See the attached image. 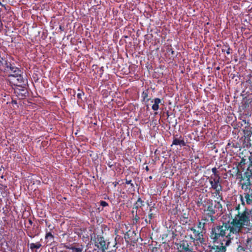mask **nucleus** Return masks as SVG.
Here are the masks:
<instances>
[{
	"instance_id": "1",
	"label": "nucleus",
	"mask_w": 252,
	"mask_h": 252,
	"mask_svg": "<svg viewBox=\"0 0 252 252\" xmlns=\"http://www.w3.org/2000/svg\"><path fill=\"white\" fill-rule=\"evenodd\" d=\"M240 233L238 227H236L231 222H223L222 225H218L212 228L210 237L214 244L225 243L229 240L230 244L234 238V235Z\"/></svg>"
},
{
	"instance_id": "2",
	"label": "nucleus",
	"mask_w": 252,
	"mask_h": 252,
	"mask_svg": "<svg viewBox=\"0 0 252 252\" xmlns=\"http://www.w3.org/2000/svg\"><path fill=\"white\" fill-rule=\"evenodd\" d=\"M250 174L248 173L245 174V178L244 180H239V184L243 190L242 194H240L239 197L241 201V205L246 207V204L252 205V185Z\"/></svg>"
},
{
	"instance_id": "3",
	"label": "nucleus",
	"mask_w": 252,
	"mask_h": 252,
	"mask_svg": "<svg viewBox=\"0 0 252 252\" xmlns=\"http://www.w3.org/2000/svg\"><path fill=\"white\" fill-rule=\"evenodd\" d=\"M197 206L200 208L202 214L215 216L218 211L222 210V205L219 201L214 202L210 198H199L196 202Z\"/></svg>"
},
{
	"instance_id": "4",
	"label": "nucleus",
	"mask_w": 252,
	"mask_h": 252,
	"mask_svg": "<svg viewBox=\"0 0 252 252\" xmlns=\"http://www.w3.org/2000/svg\"><path fill=\"white\" fill-rule=\"evenodd\" d=\"M5 71L8 73L7 80L11 85L21 86L28 84L27 79L23 77V71L14 63H9Z\"/></svg>"
},
{
	"instance_id": "5",
	"label": "nucleus",
	"mask_w": 252,
	"mask_h": 252,
	"mask_svg": "<svg viewBox=\"0 0 252 252\" xmlns=\"http://www.w3.org/2000/svg\"><path fill=\"white\" fill-rule=\"evenodd\" d=\"M192 235H185L182 240L176 242L178 252H193L194 247L197 245L192 239Z\"/></svg>"
},
{
	"instance_id": "6",
	"label": "nucleus",
	"mask_w": 252,
	"mask_h": 252,
	"mask_svg": "<svg viewBox=\"0 0 252 252\" xmlns=\"http://www.w3.org/2000/svg\"><path fill=\"white\" fill-rule=\"evenodd\" d=\"M238 223H239L237 227L240 233L242 232L245 226H250L251 224L252 227V208L251 209L244 208V213L242 215Z\"/></svg>"
},
{
	"instance_id": "7",
	"label": "nucleus",
	"mask_w": 252,
	"mask_h": 252,
	"mask_svg": "<svg viewBox=\"0 0 252 252\" xmlns=\"http://www.w3.org/2000/svg\"><path fill=\"white\" fill-rule=\"evenodd\" d=\"M91 241L93 242L95 247L100 250L102 252L106 251L109 247L110 243L107 242L102 235H97L93 233L90 235Z\"/></svg>"
},
{
	"instance_id": "8",
	"label": "nucleus",
	"mask_w": 252,
	"mask_h": 252,
	"mask_svg": "<svg viewBox=\"0 0 252 252\" xmlns=\"http://www.w3.org/2000/svg\"><path fill=\"white\" fill-rule=\"evenodd\" d=\"M241 204H236L230 210V215L232 219L231 224L237 227L239 224L238 221L240 220L242 215L244 213V209L240 211Z\"/></svg>"
},
{
	"instance_id": "9",
	"label": "nucleus",
	"mask_w": 252,
	"mask_h": 252,
	"mask_svg": "<svg viewBox=\"0 0 252 252\" xmlns=\"http://www.w3.org/2000/svg\"><path fill=\"white\" fill-rule=\"evenodd\" d=\"M191 231L192 232L193 235H192V239L196 244H201V245L204 244L205 238H204V234L205 233L202 231L196 228V226L189 227L187 229V231Z\"/></svg>"
},
{
	"instance_id": "10",
	"label": "nucleus",
	"mask_w": 252,
	"mask_h": 252,
	"mask_svg": "<svg viewBox=\"0 0 252 252\" xmlns=\"http://www.w3.org/2000/svg\"><path fill=\"white\" fill-rule=\"evenodd\" d=\"M219 243V245L214 244L212 246L209 245L205 252H226V247L230 245L229 240H227L225 243Z\"/></svg>"
},
{
	"instance_id": "11",
	"label": "nucleus",
	"mask_w": 252,
	"mask_h": 252,
	"mask_svg": "<svg viewBox=\"0 0 252 252\" xmlns=\"http://www.w3.org/2000/svg\"><path fill=\"white\" fill-rule=\"evenodd\" d=\"M226 150L231 154H237L241 150V146L239 143L235 140H229L226 146Z\"/></svg>"
},
{
	"instance_id": "12",
	"label": "nucleus",
	"mask_w": 252,
	"mask_h": 252,
	"mask_svg": "<svg viewBox=\"0 0 252 252\" xmlns=\"http://www.w3.org/2000/svg\"><path fill=\"white\" fill-rule=\"evenodd\" d=\"M26 85L16 86L17 87L14 89V93L19 99H25L28 96L29 93L26 88Z\"/></svg>"
},
{
	"instance_id": "13",
	"label": "nucleus",
	"mask_w": 252,
	"mask_h": 252,
	"mask_svg": "<svg viewBox=\"0 0 252 252\" xmlns=\"http://www.w3.org/2000/svg\"><path fill=\"white\" fill-rule=\"evenodd\" d=\"M209 182L211 185L210 189H222L221 185V179L220 177L210 176L208 178Z\"/></svg>"
},
{
	"instance_id": "14",
	"label": "nucleus",
	"mask_w": 252,
	"mask_h": 252,
	"mask_svg": "<svg viewBox=\"0 0 252 252\" xmlns=\"http://www.w3.org/2000/svg\"><path fill=\"white\" fill-rule=\"evenodd\" d=\"M6 58L7 55L0 51V69L3 71H5V69L9 65Z\"/></svg>"
},
{
	"instance_id": "15",
	"label": "nucleus",
	"mask_w": 252,
	"mask_h": 252,
	"mask_svg": "<svg viewBox=\"0 0 252 252\" xmlns=\"http://www.w3.org/2000/svg\"><path fill=\"white\" fill-rule=\"evenodd\" d=\"M199 220L202 222L204 223V224L206 226V224L210 223H214L216 220V217L215 216L202 214L201 218Z\"/></svg>"
},
{
	"instance_id": "16",
	"label": "nucleus",
	"mask_w": 252,
	"mask_h": 252,
	"mask_svg": "<svg viewBox=\"0 0 252 252\" xmlns=\"http://www.w3.org/2000/svg\"><path fill=\"white\" fill-rule=\"evenodd\" d=\"M213 189L215 191L211 192L212 197L214 199H216V200H218L220 202V200L222 199V193L221 192L222 190V189H220L216 188V189Z\"/></svg>"
},
{
	"instance_id": "17",
	"label": "nucleus",
	"mask_w": 252,
	"mask_h": 252,
	"mask_svg": "<svg viewBox=\"0 0 252 252\" xmlns=\"http://www.w3.org/2000/svg\"><path fill=\"white\" fill-rule=\"evenodd\" d=\"M173 145H180L181 147H183L186 145V143L184 139L182 138V136H180V138L179 139L177 138H173L171 146H172Z\"/></svg>"
},
{
	"instance_id": "18",
	"label": "nucleus",
	"mask_w": 252,
	"mask_h": 252,
	"mask_svg": "<svg viewBox=\"0 0 252 252\" xmlns=\"http://www.w3.org/2000/svg\"><path fill=\"white\" fill-rule=\"evenodd\" d=\"M156 213H148L145 218H143L146 224H151L153 222V220L156 218Z\"/></svg>"
},
{
	"instance_id": "19",
	"label": "nucleus",
	"mask_w": 252,
	"mask_h": 252,
	"mask_svg": "<svg viewBox=\"0 0 252 252\" xmlns=\"http://www.w3.org/2000/svg\"><path fill=\"white\" fill-rule=\"evenodd\" d=\"M196 226V228L202 231L204 233L206 232V228L204 223L202 222L199 219H198L196 224H194Z\"/></svg>"
},
{
	"instance_id": "20",
	"label": "nucleus",
	"mask_w": 252,
	"mask_h": 252,
	"mask_svg": "<svg viewBox=\"0 0 252 252\" xmlns=\"http://www.w3.org/2000/svg\"><path fill=\"white\" fill-rule=\"evenodd\" d=\"M161 99L159 98H155L154 99V103L152 106L154 111H157L159 109V104L161 103Z\"/></svg>"
},
{
	"instance_id": "21",
	"label": "nucleus",
	"mask_w": 252,
	"mask_h": 252,
	"mask_svg": "<svg viewBox=\"0 0 252 252\" xmlns=\"http://www.w3.org/2000/svg\"><path fill=\"white\" fill-rule=\"evenodd\" d=\"M166 51L167 52L169 53V56H170V59L172 58L173 59L176 56L175 52L172 49L171 45L167 46Z\"/></svg>"
},
{
	"instance_id": "22",
	"label": "nucleus",
	"mask_w": 252,
	"mask_h": 252,
	"mask_svg": "<svg viewBox=\"0 0 252 252\" xmlns=\"http://www.w3.org/2000/svg\"><path fill=\"white\" fill-rule=\"evenodd\" d=\"M149 89H147L142 93L141 97L142 98V101L148 102L149 101L150 98H148Z\"/></svg>"
},
{
	"instance_id": "23",
	"label": "nucleus",
	"mask_w": 252,
	"mask_h": 252,
	"mask_svg": "<svg viewBox=\"0 0 252 252\" xmlns=\"http://www.w3.org/2000/svg\"><path fill=\"white\" fill-rule=\"evenodd\" d=\"M244 134L250 139L251 137L252 138V126H249L248 127H246L245 130H244Z\"/></svg>"
},
{
	"instance_id": "24",
	"label": "nucleus",
	"mask_w": 252,
	"mask_h": 252,
	"mask_svg": "<svg viewBox=\"0 0 252 252\" xmlns=\"http://www.w3.org/2000/svg\"><path fill=\"white\" fill-rule=\"evenodd\" d=\"M230 50H231V49L230 48L229 45L227 43L223 45L221 49L222 52H226L227 55H229L230 54Z\"/></svg>"
},
{
	"instance_id": "25",
	"label": "nucleus",
	"mask_w": 252,
	"mask_h": 252,
	"mask_svg": "<svg viewBox=\"0 0 252 252\" xmlns=\"http://www.w3.org/2000/svg\"><path fill=\"white\" fill-rule=\"evenodd\" d=\"M180 220L182 224L184 225L187 223L188 220V215L186 213H184L180 218Z\"/></svg>"
},
{
	"instance_id": "26",
	"label": "nucleus",
	"mask_w": 252,
	"mask_h": 252,
	"mask_svg": "<svg viewBox=\"0 0 252 252\" xmlns=\"http://www.w3.org/2000/svg\"><path fill=\"white\" fill-rule=\"evenodd\" d=\"M247 249H252V237H248L245 243Z\"/></svg>"
},
{
	"instance_id": "27",
	"label": "nucleus",
	"mask_w": 252,
	"mask_h": 252,
	"mask_svg": "<svg viewBox=\"0 0 252 252\" xmlns=\"http://www.w3.org/2000/svg\"><path fill=\"white\" fill-rule=\"evenodd\" d=\"M41 247V244L39 242H37L36 243H31L30 244V249L32 250H33L34 249H39Z\"/></svg>"
},
{
	"instance_id": "28",
	"label": "nucleus",
	"mask_w": 252,
	"mask_h": 252,
	"mask_svg": "<svg viewBox=\"0 0 252 252\" xmlns=\"http://www.w3.org/2000/svg\"><path fill=\"white\" fill-rule=\"evenodd\" d=\"M83 248L84 246L82 245H80V247L78 248L73 246V247L71 248V250L75 252H82Z\"/></svg>"
},
{
	"instance_id": "29",
	"label": "nucleus",
	"mask_w": 252,
	"mask_h": 252,
	"mask_svg": "<svg viewBox=\"0 0 252 252\" xmlns=\"http://www.w3.org/2000/svg\"><path fill=\"white\" fill-rule=\"evenodd\" d=\"M147 205L148 206H150L148 213H156L157 209L154 206L155 204H154L153 206H150L149 203L147 202Z\"/></svg>"
},
{
	"instance_id": "30",
	"label": "nucleus",
	"mask_w": 252,
	"mask_h": 252,
	"mask_svg": "<svg viewBox=\"0 0 252 252\" xmlns=\"http://www.w3.org/2000/svg\"><path fill=\"white\" fill-rule=\"evenodd\" d=\"M213 174L210 176L214 177H220L219 171L217 170V168L214 167L212 169Z\"/></svg>"
},
{
	"instance_id": "31",
	"label": "nucleus",
	"mask_w": 252,
	"mask_h": 252,
	"mask_svg": "<svg viewBox=\"0 0 252 252\" xmlns=\"http://www.w3.org/2000/svg\"><path fill=\"white\" fill-rule=\"evenodd\" d=\"M140 218L137 215V211H135V215L134 216L132 217V221L133 224H136L139 222Z\"/></svg>"
},
{
	"instance_id": "32",
	"label": "nucleus",
	"mask_w": 252,
	"mask_h": 252,
	"mask_svg": "<svg viewBox=\"0 0 252 252\" xmlns=\"http://www.w3.org/2000/svg\"><path fill=\"white\" fill-rule=\"evenodd\" d=\"M54 238V235L52 234V233L50 231H48L46 229V235L45 236V239H48L49 238L53 239Z\"/></svg>"
},
{
	"instance_id": "33",
	"label": "nucleus",
	"mask_w": 252,
	"mask_h": 252,
	"mask_svg": "<svg viewBox=\"0 0 252 252\" xmlns=\"http://www.w3.org/2000/svg\"><path fill=\"white\" fill-rule=\"evenodd\" d=\"M135 203H136L137 205H138L139 207H140V208L144 206V201L142 200L140 197L138 198Z\"/></svg>"
},
{
	"instance_id": "34",
	"label": "nucleus",
	"mask_w": 252,
	"mask_h": 252,
	"mask_svg": "<svg viewBox=\"0 0 252 252\" xmlns=\"http://www.w3.org/2000/svg\"><path fill=\"white\" fill-rule=\"evenodd\" d=\"M78 91H79V92L77 94V97L78 98V99L82 100V96L84 95V93L83 91L80 90L79 89H78Z\"/></svg>"
},
{
	"instance_id": "35",
	"label": "nucleus",
	"mask_w": 252,
	"mask_h": 252,
	"mask_svg": "<svg viewBox=\"0 0 252 252\" xmlns=\"http://www.w3.org/2000/svg\"><path fill=\"white\" fill-rule=\"evenodd\" d=\"M126 180V184L127 185H130L131 188H134V184L132 182L131 180H128L126 178L125 179Z\"/></svg>"
},
{
	"instance_id": "36",
	"label": "nucleus",
	"mask_w": 252,
	"mask_h": 252,
	"mask_svg": "<svg viewBox=\"0 0 252 252\" xmlns=\"http://www.w3.org/2000/svg\"><path fill=\"white\" fill-rule=\"evenodd\" d=\"M247 249L246 247H243L241 245H239L237 248V250L238 252H240L241 251H245Z\"/></svg>"
},
{
	"instance_id": "37",
	"label": "nucleus",
	"mask_w": 252,
	"mask_h": 252,
	"mask_svg": "<svg viewBox=\"0 0 252 252\" xmlns=\"http://www.w3.org/2000/svg\"><path fill=\"white\" fill-rule=\"evenodd\" d=\"M45 223L46 226H47L49 228L50 230H52L53 229H54V227L52 226L50 223H49L48 221H47L46 220H45Z\"/></svg>"
},
{
	"instance_id": "38",
	"label": "nucleus",
	"mask_w": 252,
	"mask_h": 252,
	"mask_svg": "<svg viewBox=\"0 0 252 252\" xmlns=\"http://www.w3.org/2000/svg\"><path fill=\"white\" fill-rule=\"evenodd\" d=\"M100 204L101 206L104 207L108 206V203L105 201H100Z\"/></svg>"
},
{
	"instance_id": "39",
	"label": "nucleus",
	"mask_w": 252,
	"mask_h": 252,
	"mask_svg": "<svg viewBox=\"0 0 252 252\" xmlns=\"http://www.w3.org/2000/svg\"><path fill=\"white\" fill-rule=\"evenodd\" d=\"M28 236L31 238H34L35 236L37 235L38 234H33L31 232L27 233Z\"/></svg>"
},
{
	"instance_id": "40",
	"label": "nucleus",
	"mask_w": 252,
	"mask_h": 252,
	"mask_svg": "<svg viewBox=\"0 0 252 252\" xmlns=\"http://www.w3.org/2000/svg\"><path fill=\"white\" fill-rule=\"evenodd\" d=\"M248 77H249V79H248V80L246 81V82H247V83H248L249 84H252V80H251V78L252 77V76L250 74V75H248Z\"/></svg>"
},
{
	"instance_id": "41",
	"label": "nucleus",
	"mask_w": 252,
	"mask_h": 252,
	"mask_svg": "<svg viewBox=\"0 0 252 252\" xmlns=\"http://www.w3.org/2000/svg\"><path fill=\"white\" fill-rule=\"evenodd\" d=\"M140 208V207H139L138 205H137L136 203H135L133 205V209H135L136 211L139 209Z\"/></svg>"
},
{
	"instance_id": "42",
	"label": "nucleus",
	"mask_w": 252,
	"mask_h": 252,
	"mask_svg": "<svg viewBox=\"0 0 252 252\" xmlns=\"http://www.w3.org/2000/svg\"><path fill=\"white\" fill-rule=\"evenodd\" d=\"M72 247H73V246H72L71 245H64V248H65L67 249H69V250H71V248Z\"/></svg>"
},
{
	"instance_id": "43",
	"label": "nucleus",
	"mask_w": 252,
	"mask_h": 252,
	"mask_svg": "<svg viewBox=\"0 0 252 252\" xmlns=\"http://www.w3.org/2000/svg\"><path fill=\"white\" fill-rule=\"evenodd\" d=\"M159 249L157 247H153L152 252H158Z\"/></svg>"
},
{
	"instance_id": "44",
	"label": "nucleus",
	"mask_w": 252,
	"mask_h": 252,
	"mask_svg": "<svg viewBox=\"0 0 252 252\" xmlns=\"http://www.w3.org/2000/svg\"><path fill=\"white\" fill-rule=\"evenodd\" d=\"M251 102H252V101H250V100H247L245 102V107H247V106H249V103H250Z\"/></svg>"
},
{
	"instance_id": "45",
	"label": "nucleus",
	"mask_w": 252,
	"mask_h": 252,
	"mask_svg": "<svg viewBox=\"0 0 252 252\" xmlns=\"http://www.w3.org/2000/svg\"><path fill=\"white\" fill-rule=\"evenodd\" d=\"M112 184L114 185V187H116L119 184V182L115 181L113 182Z\"/></svg>"
},
{
	"instance_id": "46",
	"label": "nucleus",
	"mask_w": 252,
	"mask_h": 252,
	"mask_svg": "<svg viewBox=\"0 0 252 252\" xmlns=\"http://www.w3.org/2000/svg\"><path fill=\"white\" fill-rule=\"evenodd\" d=\"M169 249H167V248H166L164 250H160V252H168V250Z\"/></svg>"
},
{
	"instance_id": "47",
	"label": "nucleus",
	"mask_w": 252,
	"mask_h": 252,
	"mask_svg": "<svg viewBox=\"0 0 252 252\" xmlns=\"http://www.w3.org/2000/svg\"><path fill=\"white\" fill-rule=\"evenodd\" d=\"M172 238L173 239H174L175 238V237L176 236V234H175V233L173 231H172Z\"/></svg>"
},
{
	"instance_id": "48",
	"label": "nucleus",
	"mask_w": 252,
	"mask_h": 252,
	"mask_svg": "<svg viewBox=\"0 0 252 252\" xmlns=\"http://www.w3.org/2000/svg\"><path fill=\"white\" fill-rule=\"evenodd\" d=\"M131 215H132V217L134 216L135 215V211L133 209L131 211Z\"/></svg>"
},
{
	"instance_id": "49",
	"label": "nucleus",
	"mask_w": 252,
	"mask_h": 252,
	"mask_svg": "<svg viewBox=\"0 0 252 252\" xmlns=\"http://www.w3.org/2000/svg\"><path fill=\"white\" fill-rule=\"evenodd\" d=\"M59 29L61 31H64V28L62 26H60L59 27Z\"/></svg>"
},
{
	"instance_id": "50",
	"label": "nucleus",
	"mask_w": 252,
	"mask_h": 252,
	"mask_svg": "<svg viewBox=\"0 0 252 252\" xmlns=\"http://www.w3.org/2000/svg\"><path fill=\"white\" fill-rule=\"evenodd\" d=\"M113 164H111L110 162L108 163V166L109 167H112L113 166Z\"/></svg>"
},
{
	"instance_id": "51",
	"label": "nucleus",
	"mask_w": 252,
	"mask_h": 252,
	"mask_svg": "<svg viewBox=\"0 0 252 252\" xmlns=\"http://www.w3.org/2000/svg\"><path fill=\"white\" fill-rule=\"evenodd\" d=\"M29 224H30V225H32V223H33V222H32V220H30H30H29Z\"/></svg>"
},
{
	"instance_id": "52",
	"label": "nucleus",
	"mask_w": 252,
	"mask_h": 252,
	"mask_svg": "<svg viewBox=\"0 0 252 252\" xmlns=\"http://www.w3.org/2000/svg\"><path fill=\"white\" fill-rule=\"evenodd\" d=\"M145 170L147 171H149V167L148 166H146V167H145Z\"/></svg>"
},
{
	"instance_id": "53",
	"label": "nucleus",
	"mask_w": 252,
	"mask_h": 252,
	"mask_svg": "<svg viewBox=\"0 0 252 252\" xmlns=\"http://www.w3.org/2000/svg\"><path fill=\"white\" fill-rule=\"evenodd\" d=\"M12 103L13 104H17V102H16V100H12Z\"/></svg>"
},
{
	"instance_id": "54",
	"label": "nucleus",
	"mask_w": 252,
	"mask_h": 252,
	"mask_svg": "<svg viewBox=\"0 0 252 252\" xmlns=\"http://www.w3.org/2000/svg\"><path fill=\"white\" fill-rule=\"evenodd\" d=\"M166 115H167V118H168V117H169V116H170V115H169V112H168V111H167V112H166Z\"/></svg>"
},
{
	"instance_id": "55",
	"label": "nucleus",
	"mask_w": 252,
	"mask_h": 252,
	"mask_svg": "<svg viewBox=\"0 0 252 252\" xmlns=\"http://www.w3.org/2000/svg\"><path fill=\"white\" fill-rule=\"evenodd\" d=\"M243 122H244V123H245V124H247H247H248V123H249L248 122H247L246 121V120H243Z\"/></svg>"
},
{
	"instance_id": "56",
	"label": "nucleus",
	"mask_w": 252,
	"mask_h": 252,
	"mask_svg": "<svg viewBox=\"0 0 252 252\" xmlns=\"http://www.w3.org/2000/svg\"><path fill=\"white\" fill-rule=\"evenodd\" d=\"M100 70H101V71H102V72H103V67H101L100 68Z\"/></svg>"
},
{
	"instance_id": "57",
	"label": "nucleus",
	"mask_w": 252,
	"mask_h": 252,
	"mask_svg": "<svg viewBox=\"0 0 252 252\" xmlns=\"http://www.w3.org/2000/svg\"><path fill=\"white\" fill-rule=\"evenodd\" d=\"M0 5L3 6L4 5L1 3V2L0 1Z\"/></svg>"
},
{
	"instance_id": "58",
	"label": "nucleus",
	"mask_w": 252,
	"mask_h": 252,
	"mask_svg": "<svg viewBox=\"0 0 252 252\" xmlns=\"http://www.w3.org/2000/svg\"><path fill=\"white\" fill-rule=\"evenodd\" d=\"M149 178L150 179H152V176H150Z\"/></svg>"
},
{
	"instance_id": "59",
	"label": "nucleus",
	"mask_w": 252,
	"mask_h": 252,
	"mask_svg": "<svg viewBox=\"0 0 252 252\" xmlns=\"http://www.w3.org/2000/svg\"><path fill=\"white\" fill-rule=\"evenodd\" d=\"M155 115H157V112H155Z\"/></svg>"
}]
</instances>
